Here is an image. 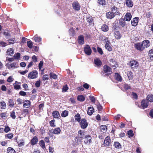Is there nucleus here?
<instances>
[{"mask_svg":"<svg viewBox=\"0 0 153 153\" xmlns=\"http://www.w3.org/2000/svg\"><path fill=\"white\" fill-rule=\"evenodd\" d=\"M103 72L102 73V74L103 76L108 75L111 73V68L105 65L103 67Z\"/></svg>","mask_w":153,"mask_h":153,"instance_id":"nucleus-1","label":"nucleus"},{"mask_svg":"<svg viewBox=\"0 0 153 153\" xmlns=\"http://www.w3.org/2000/svg\"><path fill=\"white\" fill-rule=\"evenodd\" d=\"M38 73L36 70H34L28 74V77L31 79L36 78L38 76Z\"/></svg>","mask_w":153,"mask_h":153,"instance_id":"nucleus-2","label":"nucleus"},{"mask_svg":"<svg viewBox=\"0 0 153 153\" xmlns=\"http://www.w3.org/2000/svg\"><path fill=\"white\" fill-rule=\"evenodd\" d=\"M129 65L132 69H137L139 66V63L136 60H131L130 61Z\"/></svg>","mask_w":153,"mask_h":153,"instance_id":"nucleus-3","label":"nucleus"},{"mask_svg":"<svg viewBox=\"0 0 153 153\" xmlns=\"http://www.w3.org/2000/svg\"><path fill=\"white\" fill-rule=\"evenodd\" d=\"M79 123L81 128L82 129L86 128L88 126V123L86 120L85 118L82 119L81 121Z\"/></svg>","mask_w":153,"mask_h":153,"instance_id":"nucleus-4","label":"nucleus"},{"mask_svg":"<svg viewBox=\"0 0 153 153\" xmlns=\"http://www.w3.org/2000/svg\"><path fill=\"white\" fill-rule=\"evenodd\" d=\"M84 51L85 53L88 56L90 55L92 53L91 50L89 45H85Z\"/></svg>","mask_w":153,"mask_h":153,"instance_id":"nucleus-5","label":"nucleus"},{"mask_svg":"<svg viewBox=\"0 0 153 153\" xmlns=\"http://www.w3.org/2000/svg\"><path fill=\"white\" fill-rule=\"evenodd\" d=\"M6 66L9 69H15L17 68L18 67V64L17 62H13L12 63H7Z\"/></svg>","mask_w":153,"mask_h":153,"instance_id":"nucleus-6","label":"nucleus"},{"mask_svg":"<svg viewBox=\"0 0 153 153\" xmlns=\"http://www.w3.org/2000/svg\"><path fill=\"white\" fill-rule=\"evenodd\" d=\"M134 47L136 49L140 51H142L144 49L142 43L140 42L135 44Z\"/></svg>","mask_w":153,"mask_h":153,"instance_id":"nucleus-7","label":"nucleus"},{"mask_svg":"<svg viewBox=\"0 0 153 153\" xmlns=\"http://www.w3.org/2000/svg\"><path fill=\"white\" fill-rule=\"evenodd\" d=\"M84 143L87 145H89L91 142V137L89 135H86L84 138Z\"/></svg>","mask_w":153,"mask_h":153,"instance_id":"nucleus-8","label":"nucleus"},{"mask_svg":"<svg viewBox=\"0 0 153 153\" xmlns=\"http://www.w3.org/2000/svg\"><path fill=\"white\" fill-rule=\"evenodd\" d=\"M73 8L75 10H79L80 9V5L77 1L74 2L72 4Z\"/></svg>","mask_w":153,"mask_h":153,"instance_id":"nucleus-9","label":"nucleus"},{"mask_svg":"<svg viewBox=\"0 0 153 153\" xmlns=\"http://www.w3.org/2000/svg\"><path fill=\"white\" fill-rule=\"evenodd\" d=\"M111 142L110 137L107 136L106 137L104 141V145L105 146H109Z\"/></svg>","mask_w":153,"mask_h":153,"instance_id":"nucleus-10","label":"nucleus"},{"mask_svg":"<svg viewBox=\"0 0 153 153\" xmlns=\"http://www.w3.org/2000/svg\"><path fill=\"white\" fill-rule=\"evenodd\" d=\"M149 102L146 100L144 99L141 102V105L143 108L144 109L147 107L148 105Z\"/></svg>","mask_w":153,"mask_h":153,"instance_id":"nucleus-11","label":"nucleus"},{"mask_svg":"<svg viewBox=\"0 0 153 153\" xmlns=\"http://www.w3.org/2000/svg\"><path fill=\"white\" fill-rule=\"evenodd\" d=\"M138 19L139 18L138 17H136L133 19L131 21L132 26H136L137 25L138 22Z\"/></svg>","mask_w":153,"mask_h":153,"instance_id":"nucleus-12","label":"nucleus"},{"mask_svg":"<svg viewBox=\"0 0 153 153\" xmlns=\"http://www.w3.org/2000/svg\"><path fill=\"white\" fill-rule=\"evenodd\" d=\"M141 43L144 49L148 48L150 46L149 41L148 40H145L143 41Z\"/></svg>","mask_w":153,"mask_h":153,"instance_id":"nucleus-13","label":"nucleus"},{"mask_svg":"<svg viewBox=\"0 0 153 153\" xmlns=\"http://www.w3.org/2000/svg\"><path fill=\"white\" fill-rule=\"evenodd\" d=\"M109 63L110 65L112 67L116 68L118 66L116 61L112 59L110 60Z\"/></svg>","mask_w":153,"mask_h":153,"instance_id":"nucleus-14","label":"nucleus"},{"mask_svg":"<svg viewBox=\"0 0 153 153\" xmlns=\"http://www.w3.org/2000/svg\"><path fill=\"white\" fill-rule=\"evenodd\" d=\"M38 138L36 136H34L30 140V142L32 145H34L36 144L38 142Z\"/></svg>","mask_w":153,"mask_h":153,"instance_id":"nucleus-15","label":"nucleus"},{"mask_svg":"<svg viewBox=\"0 0 153 153\" xmlns=\"http://www.w3.org/2000/svg\"><path fill=\"white\" fill-rule=\"evenodd\" d=\"M132 15L130 13H127L124 17V20L127 21H129L131 19Z\"/></svg>","mask_w":153,"mask_h":153,"instance_id":"nucleus-16","label":"nucleus"},{"mask_svg":"<svg viewBox=\"0 0 153 153\" xmlns=\"http://www.w3.org/2000/svg\"><path fill=\"white\" fill-rule=\"evenodd\" d=\"M110 43V42L109 40H107L106 42V43L105 44V47L106 49L108 51H111L112 50V48L111 46Z\"/></svg>","mask_w":153,"mask_h":153,"instance_id":"nucleus-17","label":"nucleus"},{"mask_svg":"<svg viewBox=\"0 0 153 153\" xmlns=\"http://www.w3.org/2000/svg\"><path fill=\"white\" fill-rule=\"evenodd\" d=\"M111 12H113L115 15H119L120 13L119 12L118 9L117 7L113 6L111 8Z\"/></svg>","mask_w":153,"mask_h":153,"instance_id":"nucleus-18","label":"nucleus"},{"mask_svg":"<svg viewBox=\"0 0 153 153\" xmlns=\"http://www.w3.org/2000/svg\"><path fill=\"white\" fill-rule=\"evenodd\" d=\"M115 15L111 12H109L106 13V16L108 19H111L115 16Z\"/></svg>","mask_w":153,"mask_h":153,"instance_id":"nucleus-19","label":"nucleus"},{"mask_svg":"<svg viewBox=\"0 0 153 153\" xmlns=\"http://www.w3.org/2000/svg\"><path fill=\"white\" fill-rule=\"evenodd\" d=\"M78 42L80 45H82L84 44V37L83 35H80L78 37Z\"/></svg>","mask_w":153,"mask_h":153,"instance_id":"nucleus-20","label":"nucleus"},{"mask_svg":"<svg viewBox=\"0 0 153 153\" xmlns=\"http://www.w3.org/2000/svg\"><path fill=\"white\" fill-rule=\"evenodd\" d=\"M52 116L54 118H59L60 117V114L59 112L57 111H55L52 113Z\"/></svg>","mask_w":153,"mask_h":153,"instance_id":"nucleus-21","label":"nucleus"},{"mask_svg":"<svg viewBox=\"0 0 153 153\" xmlns=\"http://www.w3.org/2000/svg\"><path fill=\"white\" fill-rule=\"evenodd\" d=\"M94 63L96 66L97 67L100 66L102 63L99 59L97 58L94 59Z\"/></svg>","mask_w":153,"mask_h":153,"instance_id":"nucleus-22","label":"nucleus"},{"mask_svg":"<svg viewBox=\"0 0 153 153\" xmlns=\"http://www.w3.org/2000/svg\"><path fill=\"white\" fill-rule=\"evenodd\" d=\"M82 138L78 136L76 137L75 138V142L77 144H80L82 142Z\"/></svg>","mask_w":153,"mask_h":153,"instance_id":"nucleus-23","label":"nucleus"},{"mask_svg":"<svg viewBox=\"0 0 153 153\" xmlns=\"http://www.w3.org/2000/svg\"><path fill=\"white\" fill-rule=\"evenodd\" d=\"M127 75L129 80H132L133 79V73L131 71H128L127 73Z\"/></svg>","mask_w":153,"mask_h":153,"instance_id":"nucleus-24","label":"nucleus"},{"mask_svg":"<svg viewBox=\"0 0 153 153\" xmlns=\"http://www.w3.org/2000/svg\"><path fill=\"white\" fill-rule=\"evenodd\" d=\"M126 4L128 7H131L133 5V3L131 0H126Z\"/></svg>","mask_w":153,"mask_h":153,"instance_id":"nucleus-25","label":"nucleus"},{"mask_svg":"<svg viewBox=\"0 0 153 153\" xmlns=\"http://www.w3.org/2000/svg\"><path fill=\"white\" fill-rule=\"evenodd\" d=\"M94 111V109L93 107H89L88 108V114L89 115H91Z\"/></svg>","mask_w":153,"mask_h":153,"instance_id":"nucleus-26","label":"nucleus"},{"mask_svg":"<svg viewBox=\"0 0 153 153\" xmlns=\"http://www.w3.org/2000/svg\"><path fill=\"white\" fill-rule=\"evenodd\" d=\"M75 120L78 123H79L82 120L81 117L79 114L77 113L75 115Z\"/></svg>","mask_w":153,"mask_h":153,"instance_id":"nucleus-27","label":"nucleus"},{"mask_svg":"<svg viewBox=\"0 0 153 153\" xmlns=\"http://www.w3.org/2000/svg\"><path fill=\"white\" fill-rule=\"evenodd\" d=\"M8 102V105L10 107L12 108L15 106V103L13 100L9 99Z\"/></svg>","mask_w":153,"mask_h":153,"instance_id":"nucleus-28","label":"nucleus"},{"mask_svg":"<svg viewBox=\"0 0 153 153\" xmlns=\"http://www.w3.org/2000/svg\"><path fill=\"white\" fill-rule=\"evenodd\" d=\"M30 102L29 100H26L24 102L23 106L24 107L28 108L30 106Z\"/></svg>","mask_w":153,"mask_h":153,"instance_id":"nucleus-29","label":"nucleus"},{"mask_svg":"<svg viewBox=\"0 0 153 153\" xmlns=\"http://www.w3.org/2000/svg\"><path fill=\"white\" fill-rule=\"evenodd\" d=\"M102 30L104 32H106L108 30V27L107 25L104 24L101 27Z\"/></svg>","mask_w":153,"mask_h":153,"instance_id":"nucleus-30","label":"nucleus"},{"mask_svg":"<svg viewBox=\"0 0 153 153\" xmlns=\"http://www.w3.org/2000/svg\"><path fill=\"white\" fill-rule=\"evenodd\" d=\"M114 36L116 39H120L121 37L120 32L118 31H115L114 33Z\"/></svg>","mask_w":153,"mask_h":153,"instance_id":"nucleus-31","label":"nucleus"},{"mask_svg":"<svg viewBox=\"0 0 153 153\" xmlns=\"http://www.w3.org/2000/svg\"><path fill=\"white\" fill-rule=\"evenodd\" d=\"M14 53V50L13 48H10L8 49L7 52L6 53L7 55H11L13 54Z\"/></svg>","mask_w":153,"mask_h":153,"instance_id":"nucleus-32","label":"nucleus"},{"mask_svg":"<svg viewBox=\"0 0 153 153\" xmlns=\"http://www.w3.org/2000/svg\"><path fill=\"white\" fill-rule=\"evenodd\" d=\"M77 99L78 101L81 102H83L85 100V98L84 96L82 95H79L77 97Z\"/></svg>","mask_w":153,"mask_h":153,"instance_id":"nucleus-33","label":"nucleus"},{"mask_svg":"<svg viewBox=\"0 0 153 153\" xmlns=\"http://www.w3.org/2000/svg\"><path fill=\"white\" fill-rule=\"evenodd\" d=\"M6 104L3 101L0 102V107L1 109H4L6 107Z\"/></svg>","mask_w":153,"mask_h":153,"instance_id":"nucleus-34","label":"nucleus"},{"mask_svg":"<svg viewBox=\"0 0 153 153\" xmlns=\"http://www.w3.org/2000/svg\"><path fill=\"white\" fill-rule=\"evenodd\" d=\"M115 76L116 80L119 81H121L122 79V77L118 74L116 73Z\"/></svg>","mask_w":153,"mask_h":153,"instance_id":"nucleus-35","label":"nucleus"},{"mask_svg":"<svg viewBox=\"0 0 153 153\" xmlns=\"http://www.w3.org/2000/svg\"><path fill=\"white\" fill-rule=\"evenodd\" d=\"M146 100L150 102H153V96L150 95H148L146 97Z\"/></svg>","mask_w":153,"mask_h":153,"instance_id":"nucleus-36","label":"nucleus"},{"mask_svg":"<svg viewBox=\"0 0 153 153\" xmlns=\"http://www.w3.org/2000/svg\"><path fill=\"white\" fill-rule=\"evenodd\" d=\"M70 35L71 36H74L75 34V30L73 28H71L69 30Z\"/></svg>","mask_w":153,"mask_h":153,"instance_id":"nucleus-37","label":"nucleus"},{"mask_svg":"<svg viewBox=\"0 0 153 153\" xmlns=\"http://www.w3.org/2000/svg\"><path fill=\"white\" fill-rule=\"evenodd\" d=\"M33 39L36 42H39L41 41V38L38 37L37 35H35L33 38Z\"/></svg>","mask_w":153,"mask_h":153,"instance_id":"nucleus-38","label":"nucleus"},{"mask_svg":"<svg viewBox=\"0 0 153 153\" xmlns=\"http://www.w3.org/2000/svg\"><path fill=\"white\" fill-rule=\"evenodd\" d=\"M61 131V130L59 128H56L54 129L53 132L54 134H60Z\"/></svg>","mask_w":153,"mask_h":153,"instance_id":"nucleus-39","label":"nucleus"},{"mask_svg":"<svg viewBox=\"0 0 153 153\" xmlns=\"http://www.w3.org/2000/svg\"><path fill=\"white\" fill-rule=\"evenodd\" d=\"M8 153H16L15 150L11 147H8L7 149Z\"/></svg>","mask_w":153,"mask_h":153,"instance_id":"nucleus-40","label":"nucleus"},{"mask_svg":"<svg viewBox=\"0 0 153 153\" xmlns=\"http://www.w3.org/2000/svg\"><path fill=\"white\" fill-rule=\"evenodd\" d=\"M125 20H124L123 19H120L119 20V24L120 25H121L122 27H123L125 25Z\"/></svg>","mask_w":153,"mask_h":153,"instance_id":"nucleus-41","label":"nucleus"},{"mask_svg":"<svg viewBox=\"0 0 153 153\" xmlns=\"http://www.w3.org/2000/svg\"><path fill=\"white\" fill-rule=\"evenodd\" d=\"M100 129L101 131L103 132H106L107 129V126L105 125H102L100 126Z\"/></svg>","mask_w":153,"mask_h":153,"instance_id":"nucleus-42","label":"nucleus"},{"mask_svg":"<svg viewBox=\"0 0 153 153\" xmlns=\"http://www.w3.org/2000/svg\"><path fill=\"white\" fill-rule=\"evenodd\" d=\"M51 78H53L54 79H57V75L54 73H51L50 74Z\"/></svg>","mask_w":153,"mask_h":153,"instance_id":"nucleus-43","label":"nucleus"},{"mask_svg":"<svg viewBox=\"0 0 153 153\" xmlns=\"http://www.w3.org/2000/svg\"><path fill=\"white\" fill-rule=\"evenodd\" d=\"M68 111L65 110L62 112L61 114V116L63 117H65L68 115Z\"/></svg>","mask_w":153,"mask_h":153,"instance_id":"nucleus-44","label":"nucleus"},{"mask_svg":"<svg viewBox=\"0 0 153 153\" xmlns=\"http://www.w3.org/2000/svg\"><path fill=\"white\" fill-rule=\"evenodd\" d=\"M39 144L42 148L44 149L45 148V145L44 141L42 140H41L39 141Z\"/></svg>","mask_w":153,"mask_h":153,"instance_id":"nucleus-45","label":"nucleus"},{"mask_svg":"<svg viewBox=\"0 0 153 153\" xmlns=\"http://www.w3.org/2000/svg\"><path fill=\"white\" fill-rule=\"evenodd\" d=\"M114 145L116 148L118 149L120 148L121 146V145L120 143L117 142H114Z\"/></svg>","mask_w":153,"mask_h":153,"instance_id":"nucleus-46","label":"nucleus"},{"mask_svg":"<svg viewBox=\"0 0 153 153\" xmlns=\"http://www.w3.org/2000/svg\"><path fill=\"white\" fill-rule=\"evenodd\" d=\"M78 137H81V138H82L83 135L84 134V132L83 131H82V130H79L78 132Z\"/></svg>","mask_w":153,"mask_h":153,"instance_id":"nucleus-47","label":"nucleus"},{"mask_svg":"<svg viewBox=\"0 0 153 153\" xmlns=\"http://www.w3.org/2000/svg\"><path fill=\"white\" fill-rule=\"evenodd\" d=\"M20 54L19 53H15L14 56L13 57L15 59H18L20 57Z\"/></svg>","mask_w":153,"mask_h":153,"instance_id":"nucleus-48","label":"nucleus"},{"mask_svg":"<svg viewBox=\"0 0 153 153\" xmlns=\"http://www.w3.org/2000/svg\"><path fill=\"white\" fill-rule=\"evenodd\" d=\"M27 45L28 48L31 49L33 47L32 42L31 41H28L27 42Z\"/></svg>","mask_w":153,"mask_h":153,"instance_id":"nucleus-49","label":"nucleus"},{"mask_svg":"<svg viewBox=\"0 0 153 153\" xmlns=\"http://www.w3.org/2000/svg\"><path fill=\"white\" fill-rule=\"evenodd\" d=\"M10 116L13 119H15L16 117L15 112L14 111H12L10 113Z\"/></svg>","mask_w":153,"mask_h":153,"instance_id":"nucleus-50","label":"nucleus"},{"mask_svg":"<svg viewBox=\"0 0 153 153\" xmlns=\"http://www.w3.org/2000/svg\"><path fill=\"white\" fill-rule=\"evenodd\" d=\"M55 122V120L54 119H53L50 121L49 123H50V126L51 127H54L56 126V125L54 124Z\"/></svg>","mask_w":153,"mask_h":153,"instance_id":"nucleus-51","label":"nucleus"},{"mask_svg":"<svg viewBox=\"0 0 153 153\" xmlns=\"http://www.w3.org/2000/svg\"><path fill=\"white\" fill-rule=\"evenodd\" d=\"M6 138H7L9 139H11L13 137V134L11 133H9L8 134H6L5 135Z\"/></svg>","mask_w":153,"mask_h":153,"instance_id":"nucleus-52","label":"nucleus"},{"mask_svg":"<svg viewBox=\"0 0 153 153\" xmlns=\"http://www.w3.org/2000/svg\"><path fill=\"white\" fill-rule=\"evenodd\" d=\"M9 44H13L15 42V38H12L8 40Z\"/></svg>","mask_w":153,"mask_h":153,"instance_id":"nucleus-53","label":"nucleus"},{"mask_svg":"<svg viewBox=\"0 0 153 153\" xmlns=\"http://www.w3.org/2000/svg\"><path fill=\"white\" fill-rule=\"evenodd\" d=\"M98 3L100 4L103 5L105 4V0H99Z\"/></svg>","mask_w":153,"mask_h":153,"instance_id":"nucleus-54","label":"nucleus"},{"mask_svg":"<svg viewBox=\"0 0 153 153\" xmlns=\"http://www.w3.org/2000/svg\"><path fill=\"white\" fill-rule=\"evenodd\" d=\"M10 130V129L9 127L7 126H5V128L4 129V131L6 133H7Z\"/></svg>","mask_w":153,"mask_h":153,"instance_id":"nucleus-55","label":"nucleus"},{"mask_svg":"<svg viewBox=\"0 0 153 153\" xmlns=\"http://www.w3.org/2000/svg\"><path fill=\"white\" fill-rule=\"evenodd\" d=\"M149 54L150 58H153V50L152 49L149 51Z\"/></svg>","mask_w":153,"mask_h":153,"instance_id":"nucleus-56","label":"nucleus"},{"mask_svg":"<svg viewBox=\"0 0 153 153\" xmlns=\"http://www.w3.org/2000/svg\"><path fill=\"white\" fill-rule=\"evenodd\" d=\"M16 102L18 105L22 104L23 102V100L19 98L16 100Z\"/></svg>","mask_w":153,"mask_h":153,"instance_id":"nucleus-57","label":"nucleus"},{"mask_svg":"<svg viewBox=\"0 0 153 153\" xmlns=\"http://www.w3.org/2000/svg\"><path fill=\"white\" fill-rule=\"evenodd\" d=\"M128 134L129 136V137H133L134 135L133 131L132 130H129L128 131Z\"/></svg>","mask_w":153,"mask_h":153,"instance_id":"nucleus-58","label":"nucleus"},{"mask_svg":"<svg viewBox=\"0 0 153 153\" xmlns=\"http://www.w3.org/2000/svg\"><path fill=\"white\" fill-rule=\"evenodd\" d=\"M41 82L40 80L37 81L35 83V85L36 87L38 88L40 87Z\"/></svg>","mask_w":153,"mask_h":153,"instance_id":"nucleus-59","label":"nucleus"},{"mask_svg":"<svg viewBox=\"0 0 153 153\" xmlns=\"http://www.w3.org/2000/svg\"><path fill=\"white\" fill-rule=\"evenodd\" d=\"M89 98L92 102L94 103L95 102V99L94 96H89Z\"/></svg>","mask_w":153,"mask_h":153,"instance_id":"nucleus-60","label":"nucleus"},{"mask_svg":"<svg viewBox=\"0 0 153 153\" xmlns=\"http://www.w3.org/2000/svg\"><path fill=\"white\" fill-rule=\"evenodd\" d=\"M97 51L101 55L103 54V52L102 49L99 47L97 48Z\"/></svg>","mask_w":153,"mask_h":153,"instance_id":"nucleus-61","label":"nucleus"},{"mask_svg":"<svg viewBox=\"0 0 153 153\" xmlns=\"http://www.w3.org/2000/svg\"><path fill=\"white\" fill-rule=\"evenodd\" d=\"M49 79L48 76L47 74L44 75L43 77V80L44 81L48 80Z\"/></svg>","mask_w":153,"mask_h":153,"instance_id":"nucleus-62","label":"nucleus"},{"mask_svg":"<svg viewBox=\"0 0 153 153\" xmlns=\"http://www.w3.org/2000/svg\"><path fill=\"white\" fill-rule=\"evenodd\" d=\"M13 79L12 78V76H9L7 79V81L8 82H12L13 81Z\"/></svg>","mask_w":153,"mask_h":153,"instance_id":"nucleus-63","label":"nucleus"},{"mask_svg":"<svg viewBox=\"0 0 153 153\" xmlns=\"http://www.w3.org/2000/svg\"><path fill=\"white\" fill-rule=\"evenodd\" d=\"M49 152L50 153H53L54 152V149L53 147H51L50 146H49Z\"/></svg>","mask_w":153,"mask_h":153,"instance_id":"nucleus-64","label":"nucleus"}]
</instances>
